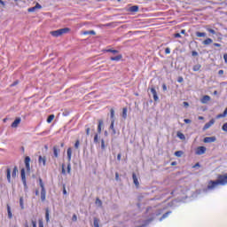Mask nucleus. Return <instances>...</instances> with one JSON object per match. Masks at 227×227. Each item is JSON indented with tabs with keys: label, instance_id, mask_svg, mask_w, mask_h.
Listing matches in <instances>:
<instances>
[{
	"label": "nucleus",
	"instance_id": "44",
	"mask_svg": "<svg viewBox=\"0 0 227 227\" xmlns=\"http://www.w3.org/2000/svg\"><path fill=\"white\" fill-rule=\"evenodd\" d=\"M175 38H182V35L179 33L174 35Z\"/></svg>",
	"mask_w": 227,
	"mask_h": 227
},
{
	"label": "nucleus",
	"instance_id": "53",
	"mask_svg": "<svg viewBox=\"0 0 227 227\" xmlns=\"http://www.w3.org/2000/svg\"><path fill=\"white\" fill-rule=\"evenodd\" d=\"M117 160H121V153H119V154L117 155Z\"/></svg>",
	"mask_w": 227,
	"mask_h": 227
},
{
	"label": "nucleus",
	"instance_id": "34",
	"mask_svg": "<svg viewBox=\"0 0 227 227\" xmlns=\"http://www.w3.org/2000/svg\"><path fill=\"white\" fill-rule=\"evenodd\" d=\"M177 137H179V139H185V135H184L183 133L178 132L177 133Z\"/></svg>",
	"mask_w": 227,
	"mask_h": 227
},
{
	"label": "nucleus",
	"instance_id": "5",
	"mask_svg": "<svg viewBox=\"0 0 227 227\" xmlns=\"http://www.w3.org/2000/svg\"><path fill=\"white\" fill-rule=\"evenodd\" d=\"M21 181L24 185V190L27 191V181L26 180V169L21 168Z\"/></svg>",
	"mask_w": 227,
	"mask_h": 227
},
{
	"label": "nucleus",
	"instance_id": "17",
	"mask_svg": "<svg viewBox=\"0 0 227 227\" xmlns=\"http://www.w3.org/2000/svg\"><path fill=\"white\" fill-rule=\"evenodd\" d=\"M121 58H123V56L121 54H119L115 57H111L110 59L111 61H120Z\"/></svg>",
	"mask_w": 227,
	"mask_h": 227
},
{
	"label": "nucleus",
	"instance_id": "38",
	"mask_svg": "<svg viewBox=\"0 0 227 227\" xmlns=\"http://www.w3.org/2000/svg\"><path fill=\"white\" fill-rule=\"evenodd\" d=\"M110 129L111 130H114V120L111 121Z\"/></svg>",
	"mask_w": 227,
	"mask_h": 227
},
{
	"label": "nucleus",
	"instance_id": "43",
	"mask_svg": "<svg viewBox=\"0 0 227 227\" xmlns=\"http://www.w3.org/2000/svg\"><path fill=\"white\" fill-rule=\"evenodd\" d=\"M79 145H80V142L79 140H76V142L74 143V148H79Z\"/></svg>",
	"mask_w": 227,
	"mask_h": 227
},
{
	"label": "nucleus",
	"instance_id": "13",
	"mask_svg": "<svg viewBox=\"0 0 227 227\" xmlns=\"http://www.w3.org/2000/svg\"><path fill=\"white\" fill-rule=\"evenodd\" d=\"M200 102L201 104H207L208 102H210V96H203L202 98L200 99Z\"/></svg>",
	"mask_w": 227,
	"mask_h": 227
},
{
	"label": "nucleus",
	"instance_id": "16",
	"mask_svg": "<svg viewBox=\"0 0 227 227\" xmlns=\"http://www.w3.org/2000/svg\"><path fill=\"white\" fill-rule=\"evenodd\" d=\"M104 125V121L99 120L98 121V132L100 134L102 132V126Z\"/></svg>",
	"mask_w": 227,
	"mask_h": 227
},
{
	"label": "nucleus",
	"instance_id": "39",
	"mask_svg": "<svg viewBox=\"0 0 227 227\" xmlns=\"http://www.w3.org/2000/svg\"><path fill=\"white\" fill-rule=\"evenodd\" d=\"M222 130H223V132H227V122H225V123L223 125Z\"/></svg>",
	"mask_w": 227,
	"mask_h": 227
},
{
	"label": "nucleus",
	"instance_id": "26",
	"mask_svg": "<svg viewBox=\"0 0 227 227\" xmlns=\"http://www.w3.org/2000/svg\"><path fill=\"white\" fill-rule=\"evenodd\" d=\"M201 68V65L198 64L193 66V72H199V70Z\"/></svg>",
	"mask_w": 227,
	"mask_h": 227
},
{
	"label": "nucleus",
	"instance_id": "56",
	"mask_svg": "<svg viewBox=\"0 0 227 227\" xmlns=\"http://www.w3.org/2000/svg\"><path fill=\"white\" fill-rule=\"evenodd\" d=\"M183 104H184V107H189V103L188 102L184 101Z\"/></svg>",
	"mask_w": 227,
	"mask_h": 227
},
{
	"label": "nucleus",
	"instance_id": "31",
	"mask_svg": "<svg viewBox=\"0 0 227 227\" xmlns=\"http://www.w3.org/2000/svg\"><path fill=\"white\" fill-rule=\"evenodd\" d=\"M176 157H181L182 155H184V152L183 151H177L175 153Z\"/></svg>",
	"mask_w": 227,
	"mask_h": 227
},
{
	"label": "nucleus",
	"instance_id": "36",
	"mask_svg": "<svg viewBox=\"0 0 227 227\" xmlns=\"http://www.w3.org/2000/svg\"><path fill=\"white\" fill-rule=\"evenodd\" d=\"M96 205H98V207H102V200H100V199H96Z\"/></svg>",
	"mask_w": 227,
	"mask_h": 227
},
{
	"label": "nucleus",
	"instance_id": "2",
	"mask_svg": "<svg viewBox=\"0 0 227 227\" xmlns=\"http://www.w3.org/2000/svg\"><path fill=\"white\" fill-rule=\"evenodd\" d=\"M67 33H70L69 27H64L58 30H54L51 32V36H55V38H58V36H61L62 35H67Z\"/></svg>",
	"mask_w": 227,
	"mask_h": 227
},
{
	"label": "nucleus",
	"instance_id": "49",
	"mask_svg": "<svg viewBox=\"0 0 227 227\" xmlns=\"http://www.w3.org/2000/svg\"><path fill=\"white\" fill-rule=\"evenodd\" d=\"M224 74V70L221 69L218 71V75H223Z\"/></svg>",
	"mask_w": 227,
	"mask_h": 227
},
{
	"label": "nucleus",
	"instance_id": "40",
	"mask_svg": "<svg viewBox=\"0 0 227 227\" xmlns=\"http://www.w3.org/2000/svg\"><path fill=\"white\" fill-rule=\"evenodd\" d=\"M207 31H208V33H211V35H215V30L212 28H207Z\"/></svg>",
	"mask_w": 227,
	"mask_h": 227
},
{
	"label": "nucleus",
	"instance_id": "41",
	"mask_svg": "<svg viewBox=\"0 0 227 227\" xmlns=\"http://www.w3.org/2000/svg\"><path fill=\"white\" fill-rule=\"evenodd\" d=\"M94 143H95V144L98 143V134H96V135L94 136Z\"/></svg>",
	"mask_w": 227,
	"mask_h": 227
},
{
	"label": "nucleus",
	"instance_id": "60",
	"mask_svg": "<svg viewBox=\"0 0 227 227\" xmlns=\"http://www.w3.org/2000/svg\"><path fill=\"white\" fill-rule=\"evenodd\" d=\"M72 219L73 221H77V215H74Z\"/></svg>",
	"mask_w": 227,
	"mask_h": 227
},
{
	"label": "nucleus",
	"instance_id": "23",
	"mask_svg": "<svg viewBox=\"0 0 227 227\" xmlns=\"http://www.w3.org/2000/svg\"><path fill=\"white\" fill-rule=\"evenodd\" d=\"M129 12H139V6H137V5L131 6L129 8Z\"/></svg>",
	"mask_w": 227,
	"mask_h": 227
},
{
	"label": "nucleus",
	"instance_id": "54",
	"mask_svg": "<svg viewBox=\"0 0 227 227\" xmlns=\"http://www.w3.org/2000/svg\"><path fill=\"white\" fill-rule=\"evenodd\" d=\"M213 45H214L215 47H221V43H215Z\"/></svg>",
	"mask_w": 227,
	"mask_h": 227
},
{
	"label": "nucleus",
	"instance_id": "52",
	"mask_svg": "<svg viewBox=\"0 0 227 227\" xmlns=\"http://www.w3.org/2000/svg\"><path fill=\"white\" fill-rule=\"evenodd\" d=\"M0 4H2V6H6V3H4L3 0H0Z\"/></svg>",
	"mask_w": 227,
	"mask_h": 227
},
{
	"label": "nucleus",
	"instance_id": "28",
	"mask_svg": "<svg viewBox=\"0 0 227 227\" xmlns=\"http://www.w3.org/2000/svg\"><path fill=\"white\" fill-rule=\"evenodd\" d=\"M52 120H54V114L49 115L47 119V123H51Z\"/></svg>",
	"mask_w": 227,
	"mask_h": 227
},
{
	"label": "nucleus",
	"instance_id": "59",
	"mask_svg": "<svg viewBox=\"0 0 227 227\" xmlns=\"http://www.w3.org/2000/svg\"><path fill=\"white\" fill-rule=\"evenodd\" d=\"M33 227H36V221H32Z\"/></svg>",
	"mask_w": 227,
	"mask_h": 227
},
{
	"label": "nucleus",
	"instance_id": "48",
	"mask_svg": "<svg viewBox=\"0 0 227 227\" xmlns=\"http://www.w3.org/2000/svg\"><path fill=\"white\" fill-rule=\"evenodd\" d=\"M162 90L163 91H167L168 90V86H166V84L162 85Z\"/></svg>",
	"mask_w": 227,
	"mask_h": 227
},
{
	"label": "nucleus",
	"instance_id": "7",
	"mask_svg": "<svg viewBox=\"0 0 227 227\" xmlns=\"http://www.w3.org/2000/svg\"><path fill=\"white\" fill-rule=\"evenodd\" d=\"M207 152V147L205 146H199L197 147L195 153L196 155H203Z\"/></svg>",
	"mask_w": 227,
	"mask_h": 227
},
{
	"label": "nucleus",
	"instance_id": "8",
	"mask_svg": "<svg viewBox=\"0 0 227 227\" xmlns=\"http://www.w3.org/2000/svg\"><path fill=\"white\" fill-rule=\"evenodd\" d=\"M214 123H215V119H211L208 122H207L204 125L203 130H208V129H210L211 126L214 125Z\"/></svg>",
	"mask_w": 227,
	"mask_h": 227
},
{
	"label": "nucleus",
	"instance_id": "29",
	"mask_svg": "<svg viewBox=\"0 0 227 227\" xmlns=\"http://www.w3.org/2000/svg\"><path fill=\"white\" fill-rule=\"evenodd\" d=\"M12 178H15L17 176V167H14L12 173Z\"/></svg>",
	"mask_w": 227,
	"mask_h": 227
},
{
	"label": "nucleus",
	"instance_id": "18",
	"mask_svg": "<svg viewBox=\"0 0 227 227\" xmlns=\"http://www.w3.org/2000/svg\"><path fill=\"white\" fill-rule=\"evenodd\" d=\"M19 123H20V119H16V120L12 123V129H17V127H19Z\"/></svg>",
	"mask_w": 227,
	"mask_h": 227
},
{
	"label": "nucleus",
	"instance_id": "9",
	"mask_svg": "<svg viewBox=\"0 0 227 227\" xmlns=\"http://www.w3.org/2000/svg\"><path fill=\"white\" fill-rule=\"evenodd\" d=\"M38 162L42 166H46V164H47V158H45V156H39Z\"/></svg>",
	"mask_w": 227,
	"mask_h": 227
},
{
	"label": "nucleus",
	"instance_id": "50",
	"mask_svg": "<svg viewBox=\"0 0 227 227\" xmlns=\"http://www.w3.org/2000/svg\"><path fill=\"white\" fill-rule=\"evenodd\" d=\"M39 227H43V222L42 220H39Z\"/></svg>",
	"mask_w": 227,
	"mask_h": 227
},
{
	"label": "nucleus",
	"instance_id": "32",
	"mask_svg": "<svg viewBox=\"0 0 227 227\" xmlns=\"http://www.w3.org/2000/svg\"><path fill=\"white\" fill-rule=\"evenodd\" d=\"M169 214H171L170 211L165 213V214L161 216V218L160 219V221H162V219H166V217H168V215H169Z\"/></svg>",
	"mask_w": 227,
	"mask_h": 227
},
{
	"label": "nucleus",
	"instance_id": "55",
	"mask_svg": "<svg viewBox=\"0 0 227 227\" xmlns=\"http://www.w3.org/2000/svg\"><path fill=\"white\" fill-rule=\"evenodd\" d=\"M120 178V175L118 174V172L115 173V179L118 180Z\"/></svg>",
	"mask_w": 227,
	"mask_h": 227
},
{
	"label": "nucleus",
	"instance_id": "63",
	"mask_svg": "<svg viewBox=\"0 0 227 227\" xmlns=\"http://www.w3.org/2000/svg\"><path fill=\"white\" fill-rule=\"evenodd\" d=\"M192 168H200V163H196Z\"/></svg>",
	"mask_w": 227,
	"mask_h": 227
},
{
	"label": "nucleus",
	"instance_id": "15",
	"mask_svg": "<svg viewBox=\"0 0 227 227\" xmlns=\"http://www.w3.org/2000/svg\"><path fill=\"white\" fill-rule=\"evenodd\" d=\"M59 152H60V150L58 148V146L53 147V155H54V157L59 158Z\"/></svg>",
	"mask_w": 227,
	"mask_h": 227
},
{
	"label": "nucleus",
	"instance_id": "4",
	"mask_svg": "<svg viewBox=\"0 0 227 227\" xmlns=\"http://www.w3.org/2000/svg\"><path fill=\"white\" fill-rule=\"evenodd\" d=\"M67 160H68V163H67V173L68 175H70V173L72 172V164L70 163V160H72V148L69 147L67 148Z\"/></svg>",
	"mask_w": 227,
	"mask_h": 227
},
{
	"label": "nucleus",
	"instance_id": "46",
	"mask_svg": "<svg viewBox=\"0 0 227 227\" xmlns=\"http://www.w3.org/2000/svg\"><path fill=\"white\" fill-rule=\"evenodd\" d=\"M177 82H184V78L182 76L178 77Z\"/></svg>",
	"mask_w": 227,
	"mask_h": 227
},
{
	"label": "nucleus",
	"instance_id": "20",
	"mask_svg": "<svg viewBox=\"0 0 227 227\" xmlns=\"http://www.w3.org/2000/svg\"><path fill=\"white\" fill-rule=\"evenodd\" d=\"M7 181L9 184L12 182V169L7 168Z\"/></svg>",
	"mask_w": 227,
	"mask_h": 227
},
{
	"label": "nucleus",
	"instance_id": "24",
	"mask_svg": "<svg viewBox=\"0 0 227 227\" xmlns=\"http://www.w3.org/2000/svg\"><path fill=\"white\" fill-rule=\"evenodd\" d=\"M127 107H124L123 109H122V118L124 119V120H127Z\"/></svg>",
	"mask_w": 227,
	"mask_h": 227
},
{
	"label": "nucleus",
	"instance_id": "35",
	"mask_svg": "<svg viewBox=\"0 0 227 227\" xmlns=\"http://www.w3.org/2000/svg\"><path fill=\"white\" fill-rule=\"evenodd\" d=\"M106 52H112V54H118V50L108 49V50H106Z\"/></svg>",
	"mask_w": 227,
	"mask_h": 227
},
{
	"label": "nucleus",
	"instance_id": "12",
	"mask_svg": "<svg viewBox=\"0 0 227 227\" xmlns=\"http://www.w3.org/2000/svg\"><path fill=\"white\" fill-rule=\"evenodd\" d=\"M215 137H207L204 138V143H215Z\"/></svg>",
	"mask_w": 227,
	"mask_h": 227
},
{
	"label": "nucleus",
	"instance_id": "3",
	"mask_svg": "<svg viewBox=\"0 0 227 227\" xmlns=\"http://www.w3.org/2000/svg\"><path fill=\"white\" fill-rule=\"evenodd\" d=\"M39 185L41 187V200L45 201L47 192L45 191V185L43 184L42 178L39 179Z\"/></svg>",
	"mask_w": 227,
	"mask_h": 227
},
{
	"label": "nucleus",
	"instance_id": "1",
	"mask_svg": "<svg viewBox=\"0 0 227 227\" xmlns=\"http://www.w3.org/2000/svg\"><path fill=\"white\" fill-rule=\"evenodd\" d=\"M227 184V174L220 175L216 181H209L207 184V191H214V189H217L218 185H226Z\"/></svg>",
	"mask_w": 227,
	"mask_h": 227
},
{
	"label": "nucleus",
	"instance_id": "11",
	"mask_svg": "<svg viewBox=\"0 0 227 227\" xmlns=\"http://www.w3.org/2000/svg\"><path fill=\"white\" fill-rule=\"evenodd\" d=\"M151 93H153L154 102H157V100H159V96L157 95V90H155V88H151Z\"/></svg>",
	"mask_w": 227,
	"mask_h": 227
},
{
	"label": "nucleus",
	"instance_id": "57",
	"mask_svg": "<svg viewBox=\"0 0 227 227\" xmlns=\"http://www.w3.org/2000/svg\"><path fill=\"white\" fill-rule=\"evenodd\" d=\"M223 59H224L225 63H227V53L223 55Z\"/></svg>",
	"mask_w": 227,
	"mask_h": 227
},
{
	"label": "nucleus",
	"instance_id": "33",
	"mask_svg": "<svg viewBox=\"0 0 227 227\" xmlns=\"http://www.w3.org/2000/svg\"><path fill=\"white\" fill-rule=\"evenodd\" d=\"M101 150H106V141L101 139Z\"/></svg>",
	"mask_w": 227,
	"mask_h": 227
},
{
	"label": "nucleus",
	"instance_id": "19",
	"mask_svg": "<svg viewBox=\"0 0 227 227\" xmlns=\"http://www.w3.org/2000/svg\"><path fill=\"white\" fill-rule=\"evenodd\" d=\"M195 35L198 38H205L207 36V33L205 32H196Z\"/></svg>",
	"mask_w": 227,
	"mask_h": 227
},
{
	"label": "nucleus",
	"instance_id": "58",
	"mask_svg": "<svg viewBox=\"0 0 227 227\" xmlns=\"http://www.w3.org/2000/svg\"><path fill=\"white\" fill-rule=\"evenodd\" d=\"M192 56H198V51H192Z\"/></svg>",
	"mask_w": 227,
	"mask_h": 227
},
{
	"label": "nucleus",
	"instance_id": "61",
	"mask_svg": "<svg viewBox=\"0 0 227 227\" xmlns=\"http://www.w3.org/2000/svg\"><path fill=\"white\" fill-rule=\"evenodd\" d=\"M89 35H96V33H95V31L90 30V31H89Z\"/></svg>",
	"mask_w": 227,
	"mask_h": 227
},
{
	"label": "nucleus",
	"instance_id": "27",
	"mask_svg": "<svg viewBox=\"0 0 227 227\" xmlns=\"http://www.w3.org/2000/svg\"><path fill=\"white\" fill-rule=\"evenodd\" d=\"M20 207L22 210H24V198L20 199Z\"/></svg>",
	"mask_w": 227,
	"mask_h": 227
},
{
	"label": "nucleus",
	"instance_id": "30",
	"mask_svg": "<svg viewBox=\"0 0 227 227\" xmlns=\"http://www.w3.org/2000/svg\"><path fill=\"white\" fill-rule=\"evenodd\" d=\"M110 118L111 120H114V109H111L110 110Z\"/></svg>",
	"mask_w": 227,
	"mask_h": 227
},
{
	"label": "nucleus",
	"instance_id": "14",
	"mask_svg": "<svg viewBox=\"0 0 227 227\" xmlns=\"http://www.w3.org/2000/svg\"><path fill=\"white\" fill-rule=\"evenodd\" d=\"M132 178L136 187H139V180H137V176H136V173L132 174Z\"/></svg>",
	"mask_w": 227,
	"mask_h": 227
},
{
	"label": "nucleus",
	"instance_id": "25",
	"mask_svg": "<svg viewBox=\"0 0 227 227\" xmlns=\"http://www.w3.org/2000/svg\"><path fill=\"white\" fill-rule=\"evenodd\" d=\"M45 220L46 223H49V221H51V219L49 218V208H46L45 210Z\"/></svg>",
	"mask_w": 227,
	"mask_h": 227
},
{
	"label": "nucleus",
	"instance_id": "45",
	"mask_svg": "<svg viewBox=\"0 0 227 227\" xmlns=\"http://www.w3.org/2000/svg\"><path fill=\"white\" fill-rule=\"evenodd\" d=\"M86 135L90 136V128L88 127V125L86 126Z\"/></svg>",
	"mask_w": 227,
	"mask_h": 227
},
{
	"label": "nucleus",
	"instance_id": "6",
	"mask_svg": "<svg viewBox=\"0 0 227 227\" xmlns=\"http://www.w3.org/2000/svg\"><path fill=\"white\" fill-rule=\"evenodd\" d=\"M30 162H31V158L29 156H26L25 157V168H26L27 173L31 172Z\"/></svg>",
	"mask_w": 227,
	"mask_h": 227
},
{
	"label": "nucleus",
	"instance_id": "64",
	"mask_svg": "<svg viewBox=\"0 0 227 227\" xmlns=\"http://www.w3.org/2000/svg\"><path fill=\"white\" fill-rule=\"evenodd\" d=\"M181 35H185V29L181 30Z\"/></svg>",
	"mask_w": 227,
	"mask_h": 227
},
{
	"label": "nucleus",
	"instance_id": "47",
	"mask_svg": "<svg viewBox=\"0 0 227 227\" xmlns=\"http://www.w3.org/2000/svg\"><path fill=\"white\" fill-rule=\"evenodd\" d=\"M62 175H67V171L65 170V165L62 166Z\"/></svg>",
	"mask_w": 227,
	"mask_h": 227
},
{
	"label": "nucleus",
	"instance_id": "21",
	"mask_svg": "<svg viewBox=\"0 0 227 227\" xmlns=\"http://www.w3.org/2000/svg\"><path fill=\"white\" fill-rule=\"evenodd\" d=\"M214 40L211 38H207L206 40L203 41V45H210V43H213Z\"/></svg>",
	"mask_w": 227,
	"mask_h": 227
},
{
	"label": "nucleus",
	"instance_id": "42",
	"mask_svg": "<svg viewBox=\"0 0 227 227\" xmlns=\"http://www.w3.org/2000/svg\"><path fill=\"white\" fill-rule=\"evenodd\" d=\"M165 54H171V50L169 48H166Z\"/></svg>",
	"mask_w": 227,
	"mask_h": 227
},
{
	"label": "nucleus",
	"instance_id": "37",
	"mask_svg": "<svg viewBox=\"0 0 227 227\" xmlns=\"http://www.w3.org/2000/svg\"><path fill=\"white\" fill-rule=\"evenodd\" d=\"M94 227H100V225H98V219L94 218Z\"/></svg>",
	"mask_w": 227,
	"mask_h": 227
},
{
	"label": "nucleus",
	"instance_id": "22",
	"mask_svg": "<svg viewBox=\"0 0 227 227\" xmlns=\"http://www.w3.org/2000/svg\"><path fill=\"white\" fill-rule=\"evenodd\" d=\"M7 214L9 219H12V217H13V215L12 214V207H10V205H7Z\"/></svg>",
	"mask_w": 227,
	"mask_h": 227
},
{
	"label": "nucleus",
	"instance_id": "51",
	"mask_svg": "<svg viewBox=\"0 0 227 227\" xmlns=\"http://www.w3.org/2000/svg\"><path fill=\"white\" fill-rule=\"evenodd\" d=\"M184 123H191L192 121L190 119H184Z\"/></svg>",
	"mask_w": 227,
	"mask_h": 227
},
{
	"label": "nucleus",
	"instance_id": "62",
	"mask_svg": "<svg viewBox=\"0 0 227 227\" xmlns=\"http://www.w3.org/2000/svg\"><path fill=\"white\" fill-rule=\"evenodd\" d=\"M19 84V82H14L11 86H17Z\"/></svg>",
	"mask_w": 227,
	"mask_h": 227
},
{
	"label": "nucleus",
	"instance_id": "10",
	"mask_svg": "<svg viewBox=\"0 0 227 227\" xmlns=\"http://www.w3.org/2000/svg\"><path fill=\"white\" fill-rule=\"evenodd\" d=\"M42 9V5L40 4H36L35 6L28 8L27 12H29L30 13H32L33 12H36V10H40Z\"/></svg>",
	"mask_w": 227,
	"mask_h": 227
}]
</instances>
